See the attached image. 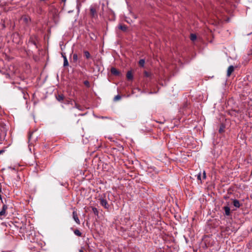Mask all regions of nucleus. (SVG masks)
Here are the masks:
<instances>
[{"mask_svg": "<svg viewBox=\"0 0 252 252\" xmlns=\"http://www.w3.org/2000/svg\"><path fill=\"white\" fill-rule=\"evenodd\" d=\"M31 138H32V134H30L29 136V141L31 140Z\"/></svg>", "mask_w": 252, "mask_h": 252, "instance_id": "a878e982", "label": "nucleus"}, {"mask_svg": "<svg viewBox=\"0 0 252 252\" xmlns=\"http://www.w3.org/2000/svg\"><path fill=\"white\" fill-rule=\"evenodd\" d=\"M56 98L59 101H61L63 100L64 96L63 94H59L58 96H56Z\"/></svg>", "mask_w": 252, "mask_h": 252, "instance_id": "9d476101", "label": "nucleus"}, {"mask_svg": "<svg viewBox=\"0 0 252 252\" xmlns=\"http://www.w3.org/2000/svg\"><path fill=\"white\" fill-rule=\"evenodd\" d=\"M126 77L128 80H132L133 79V75L131 71H128L127 72Z\"/></svg>", "mask_w": 252, "mask_h": 252, "instance_id": "6e6552de", "label": "nucleus"}, {"mask_svg": "<svg viewBox=\"0 0 252 252\" xmlns=\"http://www.w3.org/2000/svg\"><path fill=\"white\" fill-rule=\"evenodd\" d=\"M121 98V96L120 95H117L114 97V100L117 101L118 100H120Z\"/></svg>", "mask_w": 252, "mask_h": 252, "instance_id": "6ab92c4d", "label": "nucleus"}, {"mask_svg": "<svg viewBox=\"0 0 252 252\" xmlns=\"http://www.w3.org/2000/svg\"><path fill=\"white\" fill-rule=\"evenodd\" d=\"M62 56L63 59H64V57H66L65 56L63 55V54H62Z\"/></svg>", "mask_w": 252, "mask_h": 252, "instance_id": "c85d7f7f", "label": "nucleus"}, {"mask_svg": "<svg viewBox=\"0 0 252 252\" xmlns=\"http://www.w3.org/2000/svg\"><path fill=\"white\" fill-rule=\"evenodd\" d=\"M145 62L144 59H141L139 60L138 63L140 66L143 67L144 66Z\"/></svg>", "mask_w": 252, "mask_h": 252, "instance_id": "f8f14e48", "label": "nucleus"}, {"mask_svg": "<svg viewBox=\"0 0 252 252\" xmlns=\"http://www.w3.org/2000/svg\"><path fill=\"white\" fill-rule=\"evenodd\" d=\"M197 179L201 181V173H199L197 175Z\"/></svg>", "mask_w": 252, "mask_h": 252, "instance_id": "4be33fe9", "label": "nucleus"}, {"mask_svg": "<svg viewBox=\"0 0 252 252\" xmlns=\"http://www.w3.org/2000/svg\"><path fill=\"white\" fill-rule=\"evenodd\" d=\"M74 233L78 236H81L82 234L81 232L78 229H75L74 231Z\"/></svg>", "mask_w": 252, "mask_h": 252, "instance_id": "4468645a", "label": "nucleus"}, {"mask_svg": "<svg viewBox=\"0 0 252 252\" xmlns=\"http://www.w3.org/2000/svg\"><path fill=\"white\" fill-rule=\"evenodd\" d=\"M72 216H73V218L74 221L76 222V223H77L78 224H80V220L77 216V214L76 211L73 212Z\"/></svg>", "mask_w": 252, "mask_h": 252, "instance_id": "7ed1b4c3", "label": "nucleus"}, {"mask_svg": "<svg viewBox=\"0 0 252 252\" xmlns=\"http://www.w3.org/2000/svg\"><path fill=\"white\" fill-rule=\"evenodd\" d=\"M223 131V128H221V127H220V129H219V132H221V131Z\"/></svg>", "mask_w": 252, "mask_h": 252, "instance_id": "bb28decb", "label": "nucleus"}, {"mask_svg": "<svg viewBox=\"0 0 252 252\" xmlns=\"http://www.w3.org/2000/svg\"><path fill=\"white\" fill-rule=\"evenodd\" d=\"M190 39L192 41L195 40L196 39V34L194 33H191L190 35Z\"/></svg>", "mask_w": 252, "mask_h": 252, "instance_id": "9b49d317", "label": "nucleus"}, {"mask_svg": "<svg viewBox=\"0 0 252 252\" xmlns=\"http://www.w3.org/2000/svg\"><path fill=\"white\" fill-rule=\"evenodd\" d=\"M99 200L101 206L104 207L105 209H109V205H108L107 201L105 199H104L103 198H100L99 199Z\"/></svg>", "mask_w": 252, "mask_h": 252, "instance_id": "f03ea898", "label": "nucleus"}, {"mask_svg": "<svg viewBox=\"0 0 252 252\" xmlns=\"http://www.w3.org/2000/svg\"><path fill=\"white\" fill-rule=\"evenodd\" d=\"M119 29H120V30L123 31H126L127 29V27L126 26H125V25H119Z\"/></svg>", "mask_w": 252, "mask_h": 252, "instance_id": "ddd939ff", "label": "nucleus"}, {"mask_svg": "<svg viewBox=\"0 0 252 252\" xmlns=\"http://www.w3.org/2000/svg\"><path fill=\"white\" fill-rule=\"evenodd\" d=\"M233 205L236 208H239L241 206V204L239 200L237 199H234L233 201Z\"/></svg>", "mask_w": 252, "mask_h": 252, "instance_id": "423d86ee", "label": "nucleus"}, {"mask_svg": "<svg viewBox=\"0 0 252 252\" xmlns=\"http://www.w3.org/2000/svg\"><path fill=\"white\" fill-rule=\"evenodd\" d=\"M90 11L92 16L95 17V16L96 15L95 9L94 8L91 7L90 8Z\"/></svg>", "mask_w": 252, "mask_h": 252, "instance_id": "1a4fd4ad", "label": "nucleus"}, {"mask_svg": "<svg viewBox=\"0 0 252 252\" xmlns=\"http://www.w3.org/2000/svg\"><path fill=\"white\" fill-rule=\"evenodd\" d=\"M111 72L112 74L115 75H118L119 74V72L114 67L111 68Z\"/></svg>", "mask_w": 252, "mask_h": 252, "instance_id": "0eeeda50", "label": "nucleus"}, {"mask_svg": "<svg viewBox=\"0 0 252 252\" xmlns=\"http://www.w3.org/2000/svg\"><path fill=\"white\" fill-rule=\"evenodd\" d=\"M84 53L87 59H89L90 58V54L88 51H85Z\"/></svg>", "mask_w": 252, "mask_h": 252, "instance_id": "dca6fc26", "label": "nucleus"}, {"mask_svg": "<svg viewBox=\"0 0 252 252\" xmlns=\"http://www.w3.org/2000/svg\"><path fill=\"white\" fill-rule=\"evenodd\" d=\"M36 37L32 36L30 37L29 41H28V44L34 46L36 48H37L36 43Z\"/></svg>", "mask_w": 252, "mask_h": 252, "instance_id": "f257e3e1", "label": "nucleus"}, {"mask_svg": "<svg viewBox=\"0 0 252 252\" xmlns=\"http://www.w3.org/2000/svg\"><path fill=\"white\" fill-rule=\"evenodd\" d=\"M75 107L76 108L79 109V110H82L81 106L80 105H79L78 104H77L76 103H75Z\"/></svg>", "mask_w": 252, "mask_h": 252, "instance_id": "412c9836", "label": "nucleus"}, {"mask_svg": "<svg viewBox=\"0 0 252 252\" xmlns=\"http://www.w3.org/2000/svg\"><path fill=\"white\" fill-rule=\"evenodd\" d=\"M206 173H205V171H203V178L204 179H206Z\"/></svg>", "mask_w": 252, "mask_h": 252, "instance_id": "5701e85b", "label": "nucleus"}, {"mask_svg": "<svg viewBox=\"0 0 252 252\" xmlns=\"http://www.w3.org/2000/svg\"><path fill=\"white\" fill-rule=\"evenodd\" d=\"M234 70V67L233 65H230L227 70V77H229L231 73L233 72Z\"/></svg>", "mask_w": 252, "mask_h": 252, "instance_id": "20e7f679", "label": "nucleus"}, {"mask_svg": "<svg viewBox=\"0 0 252 252\" xmlns=\"http://www.w3.org/2000/svg\"><path fill=\"white\" fill-rule=\"evenodd\" d=\"M92 210H93V213L96 215H98V210L97 209V208H95V207H93L92 208Z\"/></svg>", "mask_w": 252, "mask_h": 252, "instance_id": "a211bd4d", "label": "nucleus"}, {"mask_svg": "<svg viewBox=\"0 0 252 252\" xmlns=\"http://www.w3.org/2000/svg\"><path fill=\"white\" fill-rule=\"evenodd\" d=\"M73 60L74 62H76L78 60V56L76 54L73 55Z\"/></svg>", "mask_w": 252, "mask_h": 252, "instance_id": "f3484780", "label": "nucleus"}, {"mask_svg": "<svg viewBox=\"0 0 252 252\" xmlns=\"http://www.w3.org/2000/svg\"><path fill=\"white\" fill-rule=\"evenodd\" d=\"M8 168L13 170H15V168L14 167L9 166Z\"/></svg>", "mask_w": 252, "mask_h": 252, "instance_id": "b1692460", "label": "nucleus"}, {"mask_svg": "<svg viewBox=\"0 0 252 252\" xmlns=\"http://www.w3.org/2000/svg\"><path fill=\"white\" fill-rule=\"evenodd\" d=\"M79 252H83L82 250H80Z\"/></svg>", "mask_w": 252, "mask_h": 252, "instance_id": "7c9ffc66", "label": "nucleus"}, {"mask_svg": "<svg viewBox=\"0 0 252 252\" xmlns=\"http://www.w3.org/2000/svg\"><path fill=\"white\" fill-rule=\"evenodd\" d=\"M68 65V62L66 57H64L63 60V66H66Z\"/></svg>", "mask_w": 252, "mask_h": 252, "instance_id": "2eb2a0df", "label": "nucleus"}, {"mask_svg": "<svg viewBox=\"0 0 252 252\" xmlns=\"http://www.w3.org/2000/svg\"><path fill=\"white\" fill-rule=\"evenodd\" d=\"M84 84L85 86H86L88 87H90V83L88 81L86 80L84 81Z\"/></svg>", "mask_w": 252, "mask_h": 252, "instance_id": "aec40b11", "label": "nucleus"}, {"mask_svg": "<svg viewBox=\"0 0 252 252\" xmlns=\"http://www.w3.org/2000/svg\"><path fill=\"white\" fill-rule=\"evenodd\" d=\"M223 209L225 211V215L226 216H229L230 215V208L226 206H224L223 207Z\"/></svg>", "mask_w": 252, "mask_h": 252, "instance_id": "39448f33", "label": "nucleus"}, {"mask_svg": "<svg viewBox=\"0 0 252 252\" xmlns=\"http://www.w3.org/2000/svg\"><path fill=\"white\" fill-rule=\"evenodd\" d=\"M4 150H0V155L2 154L4 152Z\"/></svg>", "mask_w": 252, "mask_h": 252, "instance_id": "393cba45", "label": "nucleus"}, {"mask_svg": "<svg viewBox=\"0 0 252 252\" xmlns=\"http://www.w3.org/2000/svg\"><path fill=\"white\" fill-rule=\"evenodd\" d=\"M145 75H146V76H147V77H148V76H149V74H148V73L147 72H145Z\"/></svg>", "mask_w": 252, "mask_h": 252, "instance_id": "cd10ccee", "label": "nucleus"}, {"mask_svg": "<svg viewBox=\"0 0 252 252\" xmlns=\"http://www.w3.org/2000/svg\"><path fill=\"white\" fill-rule=\"evenodd\" d=\"M66 0H62V1L65 2Z\"/></svg>", "mask_w": 252, "mask_h": 252, "instance_id": "c756f323", "label": "nucleus"}]
</instances>
